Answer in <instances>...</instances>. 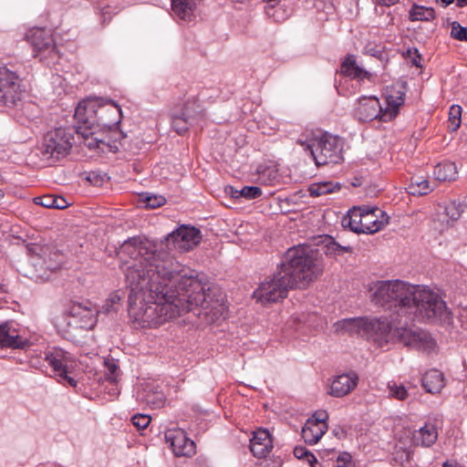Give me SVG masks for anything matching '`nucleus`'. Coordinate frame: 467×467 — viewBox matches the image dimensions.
Here are the masks:
<instances>
[{
  "instance_id": "31",
  "label": "nucleus",
  "mask_w": 467,
  "mask_h": 467,
  "mask_svg": "<svg viewBox=\"0 0 467 467\" xmlns=\"http://www.w3.org/2000/svg\"><path fill=\"white\" fill-rule=\"evenodd\" d=\"M267 5L265 7V13L268 16L273 17L276 22L285 21L288 16L289 13L287 10L281 5L282 0H265Z\"/></svg>"
},
{
  "instance_id": "5",
  "label": "nucleus",
  "mask_w": 467,
  "mask_h": 467,
  "mask_svg": "<svg viewBox=\"0 0 467 467\" xmlns=\"http://www.w3.org/2000/svg\"><path fill=\"white\" fill-rule=\"evenodd\" d=\"M296 143L309 153L317 166L337 163L342 160L340 139L320 130H306Z\"/></svg>"
},
{
  "instance_id": "54",
  "label": "nucleus",
  "mask_w": 467,
  "mask_h": 467,
  "mask_svg": "<svg viewBox=\"0 0 467 467\" xmlns=\"http://www.w3.org/2000/svg\"><path fill=\"white\" fill-rule=\"evenodd\" d=\"M336 467H352L351 463H340L339 462H337V465Z\"/></svg>"
},
{
  "instance_id": "15",
  "label": "nucleus",
  "mask_w": 467,
  "mask_h": 467,
  "mask_svg": "<svg viewBox=\"0 0 467 467\" xmlns=\"http://www.w3.org/2000/svg\"><path fill=\"white\" fill-rule=\"evenodd\" d=\"M327 419L326 410H317L306 420L302 429V437L306 443L313 445L318 442L327 431Z\"/></svg>"
},
{
  "instance_id": "3",
  "label": "nucleus",
  "mask_w": 467,
  "mask_h": 467,
  "mask_svg": "<svg viewBox=\"0 0 467 467\" xmlns=\"http://www.w3.org/2000/svg\"><path fill=\"white\" fill-rule=\"evenodd\" d=\"M280 266L296 288H306L324 272L322 254L309 246L289 249Z\"/></svg>"
},
{
  "instance_id": "22",
  "label": "nucleus",
  "mask_w": 467,
  "mask_h": 467,
  "mask_svg": "<svg viewBox=\"0 0 467 467\" xmlns=\"http://www.w3.org/2000/svg\"><path fill=\"white\" fill-rule=\"evenodd\" d=\"M46 360L53 368L56 376L66 379L71 386H76V381L67 376L68 358L61 349H54L47 353Z\"/></svg>"
},
{
  "instance_id": "48",
  "label": "nucleus",
  "mask_w": 467,
  "mask_h": 467,
  "mask_svg": "<svg viewBox=\"0 0 467 467\" xmlns=\"http://www.w3.org/2000/svg\"><path fill=\"white\" fill-rule=\"evenodd\" d=\"M106 366L108 368V370L109 374L108 375V380L110 383L115 384L118 380V373L119 367L113 362V361H108L106 362Z\"/></svg>"
},
{
  "instance_id": "16",
  "label": "nucleus",
  "mask_w": 467,
  "mask_h": 467,
  "mask_svg": "<svg viewBox=\"0 0 467 467\" xmlns=\"http://www.w3.org/2000/svg\"><path fill=\"white\" fill-rule=\"evenodd\" d=\"M405 87L395 84L388 87L385 91L386 107L379 116L380 121H390L399 113L400 108L404 104Z\"/></svg>"
},
{
  "instance_id": "55",
  "label": "nucleus",
  "mask_w": 467,
  "mask_h": 467,
  "mask_svg": "<svg viewBox=\"0 0 467 467\" xmlns=\"http://www.w3.org/2000/svg\"><path fill=\"white\" fill-rule=\"evenodd\" d=\"M442 467H460V466L457 464H454V463L445 462Z\"/></svg>"
},
{
  "instance_id": "52",
  "label": "nucleus",
  "mask_w": 467,
  "mask_h": 467,
  "mask_svg": "<svg viewBox=\"0 0 467 467\" xmlns=\"http://www.w3.org/2000/svg\"><path fill=\"white\" fill-rule=\"evenodd\" d=\"M55 208L57 209H63L65 207H67V202L65 199L61 198V197H55Z\"/></svg>"
},
{
  "instance_id": "18",
  "label": "nucleus",
  "mask_w": 467,
  "mask_h": 467,
  "mask_svg": "<svg viewBox=\"0 0 467 467\" xmlns=\"http://www.w3.org/2000/svg\"><path fill=\"white\" fill-rule=\"evenodd\" d=\"M99 128L107 131L119 130L118 124L121 119L120 108L112 101L100 99L99 109Z\"/></svg>"
},
{
  "instance_id": "35",
  "label": "nucleus",
  "mask_w": 467,
  "mask_h": 467,
  "mask_svg": "<svg viewBox=\"0 0 467 467\" xmlns=\"http://www.w3.org/2000/svg\"><path fill=\"white\" fill-rule=\"evenodd\" d=\"M462 107L459 105H452L449 110V125L448 128L451 131L457 130L462 122Z\"/></svg>"
},
{
  "instance_id": "27",
  "label": "nucleus",
  "mask_w": 467,
  "mask_h": 467,
  "mask_svg": "<svg viewBox=\"0 0 467 467\" xmlns=\"http://www.w3.org/2000/svg\"><path fill=\"white\" fill-rule=\"evenodd\" d=\"M421 383L427 392L437 394L444 388L445 379L440 370L431 369L423 375Z\"/></svg>"
},
{
  "instance_id": "26",
  "label": "nucleus",
  "mask_w": 467,
  "mask_h": 467,
  "mask_svg": "<svg viewBox=\"0 0 467 467\" xmlns=\"http://www.w3.org/2000/svg\"><path fill=\"white\" fill-rule=\"evenodd\" d=\"M178 110L193 124L202 120L205 117V110L196 97L188 98Z\"/></svg>"
},
{
  "instance_id": "10",
  "label": "nucleus",
  "mask_w": 467,
  "mask_h": 467,
  "mask_svg": "<svg viewBox=\"0 0 467 467\" xmlns=\"http://www.w3.org/2000/svg\"><path fill=\"white\" fill-rule=\"evenodd\" d=\"M98 313L99 311L97 307L92 306L90 303L86 305L74 303L70 306L68 310V317L73 319L74 324H72L71 321L67 322L66 318H61L57 320V327L65 334H70V330L67 327V326L91 329L97 322Z\"/></svg>"
},
{
  "instance_id": "25",
  "label": "nucleus",
  "mask_w": 467,
  "mask_h": 467,
  "mask_svg": "<svg viewBox=\"0 0 467 467\" xmlns=\"http://www.w3.org/2000/svg\"><path fill=\"white\" fill-rule=\"evenodd\" d=\"M437 438L438 431L432 423H426L411 434V441L416 446L430 447L436 442Z\"/></svg>"
},
{
  "instance_id": "23",
  "label": "nucleus",
  "mask_w": 467,
  "mask_h": 467,
  "mask_svg": "<svg viewBox=\"0 0 467 467\" xmlns=\"http://www.w3.org/2000/svg\"><path fill=\"white\" fill-rule=\"evenodd\" d=\"M272 448L273 442L268 431L259 429L254 432L250 441V450L255 457H265Z\"/></svg>"
},
{
  "instance_id": "42",
  "label": "nucleus",
  "mask_w": 467,
  "mask_h": 467,
  "mask_svg": "<svg viewBox=\"0 0 467 467\" xmlns=\"http://www.w3.org/2000/svg\"><path fill=\"white\" fill-rule=\"evenodd\" d=\"M410 193L419 195L427 194L429 192L431 191L430 183L426 180L416 182L415 183L410 185Z\"/></svg>"
},
{
  "instance_id": "51",
  "label": "nucleus",
  "mask_w": 467,
  "mask_h": 467,
  "mask_svg": "<svg viewBox=\"0 0 467 467\" xmlns=\"http://www.w3.org/2000/svg\"><path fill=\"white\" fill-rule=\"evenodd\" d=\"M373 1L378 5L391 6L395 4H397L400 0H373Z\"/></svg>"
},
{
  "instance_id": "6",
  "label": "nucleus",
  "mask_w": 467,
  "mask_h": 467,
  "mask_svg": "<svg viewBox=\"0 0 467 467\" xmlns=\"http://www.w3.org/2000/svg\"><path fill=\"white\" fill-rule=\"evenodd\" d=\"M411 289L413 285L400 280L378 281L371 285L369 292L376 305L393 309L398 316L403 317Z\"/></svg>"
},
{
  "instance_id": "4",
  "label": "nucleus",
  "mask_w": 467,
  "mask_h": 467,
  "mask_svg": "<svg viewBox=\"0 0 467 467\" xmlns=\"http://www.w3.org/2000/svg\"><path fill=\"white\" fill-rule=\"evenodd\" d=\"M403 317L407 319L446 323L451 318L441 295L425 285H414Z\"/></svg>"
},
{
  "instance_id": "50",
  "label": "nucleus",
  "mask_w": 467,
  "mask_h": 467,
  "mask_svg": "<svg viewBox=\"0 0 467 467\" xmlns=\"http://www.w3.org/2000/svg\"><path fill=\"white\" fill-rule=\"evenodd\" d=\"M225 192L233 198H241L240 190L234 188L233 186H228L225 188Z\"/></svg>"
},
{
  "instance_id": "47",
  "label": "nucleus",
  "mask_w": 467,
  "mask_h": 467,
  "mask_svg": "<svg viewBox=\"0 0 467 467\" xmlns=\"http://www.w3.org/2000/svg\"><path fill=\"white\" fill-rule=\"evenodd\" d=\"M294 454L298 459H306L309 464L317 462L315 455L304 447H296L294 450Z\"/></svg>"
},
{
  "instance_id": "44",
  "label": "nucleus",
  "mask_w": 467,
  "mask_h": 467,
  "mask_svg": "<svg viewBox=\"0 0 467 467\" xmlns=\"http://www.w3.org/2000/svg\"><path fill=\"white\" fill-rule=\"evenodd\" d=\"M451 35L457 40L467 41V27H463L459 23L453 22L451 24Z\"/></svg>"
},
{
  "instance_id": "45",
  "label": "nucleus",
  "mask_w": 467,
  "mask_h": 467,
  "mask_svg": "<svg viewBox=\"0 0 467 467\" xmlns=\"http://www.w3.org/2000/svg\"><path fill=\"white\" fill-rule=\"evenodd\" d=\"M260 181L265 184H273L277 179V171L274 168L265 169L260 172Z\"/></svg>"
},
{
  "instance_id": "12",
  "label": "nucleus",
  "mask_w": 467,
  "mask_h": 467,
  "mask_svg": "<svg viewBox=\"0 0 467 467\" xmlns=\"http://www.w3.org/2000/svg\"><path fill=\"white\" fill-rule=\"evenodd\" d=\"M337 330L359 334L378 342L379 333L386 329L380 319L377 318H348L337 323Z\"/></svg>"
},
{
  "instance_id": "32",
  "label": "nucleus",
  "mask_w": 467,
  "mask_h": 467,
  "mask_svg": "<svg viewBox=\"0 0 467 467\" xmlns=\"http://www.w3.org/2000/svg\"><path fill=\"white\" fill-rule=\"evenodd\" d=\"M340 189L338 183L332 182H321L313 183L308 187L309 194L313 197H319L328 193L335 192Z\"/></svg>"
},
{
  "instance_id": "13",
  "label": "nucleus",
  "mask_w": 467,
  "mask_h": 467,
  "mask_svg": "<svg viewBox=\"0 0 467 467\" xmlns=\"http://www.w3.org/2000/svg\"><path fill=\"white\" fill-rule=\"evenodd\" d=\"M167 246H172L180 253H185L192 250L202 241V234L199 229L193 226L182 225L167 238Z\"/></svg>"
},
{
  "instance_id": "20",
  "label": "nucleus",
  "mask_w": 467,
  "mask_h": 467,
  "mask_svg": "<svg viewBox=\"0 0 467 467\" xmlns=\"http://www.w3.org/2000/svg\"><path fill=\"white\" fill-rule=\"evenodd\" d=\"M358 379L354 371L340 374L333 379L328 393L337 398L344 397L357 387Z\"/></svg>"
},
{
  "instance_id": "2",
  "label": "nucleus",
  "mask_w": 467,
  "mask_h": 467,
  "mask_svg": "<svg viewBox=\"0 0 467 467\" xmlns=\"http://www.w3.org/2000/svg\"><path fill=\"white\" fill-rule=\"evenodd\" d=\"M99 106L100 98H89L78 103L75 109V119L80 123L77 133L84 146L99 154L116 152L122 135L119 130L107 131L99 128Z\"/></svg>"
},
{
  "instance_id": "34",
  "label": "nucleus",
  "mask_w": 467,
  "mask_h": 467,
  "mask_svg": "<svg viewBox=\"0 0 467 467\" xmlns=\"http://www.w3.org/2000/svg\"><path fill=\"white\" fill-rule=\"evenodd\" d=\"M191 122L180 110L176 109L171 115V126L180 135L185 133L191 125Z\"/></svg>"
},
{
  "instance_id": "28",
  "label": "nucleus",
  "mask_w": 467,
  "mask_h": 467,
  "mask_svg": "<svg viewBox=\"0 0 467 467\" xmlns=\"http://www.w3.org/2000/svg\"><path fill=\"white\" fill-rule=\"evenodd\" d=\"M340 71L343 75L353 78L370 79L371 74L358 65L354 56H348L341 64Z\"/></svg>"
},
{
  "instance_id": "29",
  "label": "nucleus",
  "mask_w": 467,
  "mask_h": 467,
  "mask_svg": "<svg viewBox=\"0 0 467 467\" xmlns=\"http://www.w3.org/2000/svg\"><path fill=\"white\" fill-rule=\"evenodd\" d=\"M201 0H171L174 14L182 20L190 21Z\"/></svg>"
},
{
  "instance_id": "46",
  "label": "nucleus",
  "mask_w": 467,
  "mask_h": 467,
  "mask_svg": "<svg viewBox=\"0 0 467 467\" xmlns=\"http://www.w3.org/2000/svg\"><path fill=\"white\" fill-rule=\"evenodd\" d=\"M131 421L139 431H142L150 423V417L147 414H138L132 417Z\"/></svg>"
},
{
  "instance_id": "53",
  "label": "nucleus",
  "mask_w": 467,
  "mask_h": 467,
  "mask_svg": "<svg viewBox=\"0 0 467 467\" xmlns=\"http://www.w3.org/2000/svg\"><path fill=\"white\" fill-rule=\"evenodd\" d=\"M457 5L463 7L467 5V0H456Z\"/></svg>"
},
{
  "instance_id": "43",
  "label": "nucleus",
  "mask_w": 467,
  "mask_h": 467,
  "mask_svg": "<svg viewBox=\"0 0 467 467\" xmlns=\"http://www.w3.org/2000/svg\"><path fill=\"white\" fill-rule=\"evenodd\" d=\"M241 197L253 200L262 195V190L257 186H245L240 190Z\"/></svg>"
},
{
  "instance_id": "39",
  "label": "nucleus",
  "mask_w": 467,
  "mask_h": 467,
  "mask_svg": "<svg viewBox=\"0 0 467 467\" xmlns=\"http://www.w3.org/2000/svg\"><path fill=\"white\" fill-rule=\"evenodd\" d=\"M351 248L348 246H341L340 244L331 241L326 245V254L328 256L342 255L345 253H350Z\"/></svg>"
},
{
  "instance_id": "24",
  "label": "nucleus",
  "mask_w": 467,
  "mask_h": 467,
  "mask_svg": "<svg viewBox=\"0 0 467 467\" xmlns=\"http://www.w3.org/2000/svg\"><path fill=\"white\" fill-rule=\"evenodd\" d=\"M28 346L27 339L19 336L16 329L8 323L0 325V347L12 348H24Z\"/></svg>"
},
{
  "instance_id": "33",
  "label": "nucleus",
  "mask_w": 467,
  "mask_h": 467,
  "mask_svg": "<svg viewBox=\"0 0 467 467\" xmlns=\"http://www.w3.org/2000/svg\"><path fill=\"white\" fill-rule=\"evenodd\" d=\"M435 17V11L431 7L414 5L410 11L411 21H431Z\"/></svg>"
},
{
  "instance_id": "41",
  "label": "nucleus",
  "mask_w": 467,
  "mask_h": 467,
  "mask_svg": "<svg viewBox=\"0 0 467 467\" xmlns=\"http://www.w3.org/2000/svg\"><path fill=\"white\" fill-rule=\"evenodd\" d=\"M146 402L152 408H161L165 404L164 395L161 392L148 393Z\"/></svg>"
},
{
  "instance_id": "7",
  "label": "nucleus",
  "mask_w": 467,
  "mask_h": 467,
  "mask_svg": "<svg viewBox=\"0 0 467 467\" xmlns=\"http://www.w3.org/2000/svg\"><path fill=\"white\" fill-rule=\"evenodd\" d=\"M386 329L379 335L378 343L382 346L389 342H400L404 346L414 348L422 351L431 352L435 348V341L425 331L411 329L404 327H394L392 324L381 320Z\"/></svg>"
},
{
  "instance_id": "40",
  "label": "nucleus",
  "mask_w": 467,
  "mask_h": 467,
  "mask_svg": "<svg viewBox=\"0 0 467 467\" xmlns=\"http://www.w3.org/2000/svg\"><path fill=\"white\" fill-rule=\"evenodd\" d=\"M141 201L148 208H158L166 202V199L161 195H146L141 196Z\"/></svg>"
},
{
  "instance_id": "1",
  "label": "nucleus",
  "mask_w": 467,
  "mask_h": 467,
  "mask_svg": "<svg viewBox=\"0 0 467 467\" xmlns=\"http://www.w3.org/2000/svg\"><path fill=\"white\" fill-rule=\"evenodd\" d=\"M120 269L130 288L129 317L136 328H158L201 306L197 316L207 324L216 322L224 307L208 301L207 284L157 244L137 239L124 243Z\"/></svg>"
},
{
  "instance_id": "14",
  "label": "nucleus",
  "mask_w": 467,
  "mask_h": 467,
  "mask_svg": "<svg viewBox=\"0 0 467 467\" xmlns=\"http://www.w3.org/2000/svg\"><path fill=\"white\" fill-rule=\"evenodd\" d=\"M21 79L14 71L0 66V104L14 105L21 95Z\"/></svg>"
},
{
  "instance_id": "9",
  "label": "nucleus",
  "mask_w": 467,
  "mask_h": 467,
  "mask_svg": "<svg viewBox=\"0 0 467 467\" xmlns=\"http://www.w3.org/2000/svg\"><path fill=\"white\" fill-rule=\"evenodd\" d=\"M295 285L279 265L272 276L265 278L254 292V297L262 304L277 302L287 296L288 291Z\"/></svg>"
},
{
  "instance_id": "8",
  "label": "nucleus",
  "mask_w": 467,
  "mask_h": 467,
  "mask_svg": "<svg viewBox=\"0 0 467 467\" xmlns=\"http://www.w3.org/2000/svg\"><path fill=\"white\" fill-rule=\"evenodd\" d=\"M343 223L355 233L373 234L389 223V217L378 207L358 206L349 210Z\"/></svg>"
},
{
  "instance_id": "11",
  "label": "nucleus",
  "mask_w": 467,
  "mask_h": 467,
  "mask_svg": "<svg viewBox=\"0 0 467 467\" xmlns=\"http://www.w3.org/2000/svg\"><path fill=\"white\" fill-rule=\"evenodd\" d=\"M72 147L71 135L64 129H56L47 132L40 147L44 159H56L66 156Z\"/></svg>"
},
{
  "instance_id": "49",
  "label": "nucleus",
  "mask_w": 467,
  "mask_h": 467,
  "mask_svg": "<svg viewBox=\"0 0 467 467\" xmlns=\"http://www.w3.org/2000/svg\"><path fill=\"white\" fill-rule=\"evenodd\" d=\"M38 202L36 203L47 207V208H55V196L52 195H46L41 198H38Z\"/></svg>"
},
{
  "instance_id": "19",
  "label": "nucleus",
  "mask_w": 467,
  "mask_h": 467,
  "mask_svg": "<svg viewBox=\"0 0 467 467\" xmlns=\"http://www.w3.org/2000/svg\"><path fill=\"white\" fill-rule=\"evenodd\" d=\"M26 37L32 45L36 56L55 54V43L51 33L44 28H34L29 31Z\"/></svg>"
},
{
  "instance_id": "56",
  "label": "nucleus",
  "mask_w": 467,
  "mask_h": 467,
  "mask_svg": "<svg viewBox=\"0 0 467 467\" xmlns=\"http://www.w3.org/2000/svg\"><path fill=\"white\" fill-rule=\"evenodd\" d=\"M444 5H448L451 4L454 0H441Z\"/></svg>"
},
{
  "instance_id": "30",
  "label": "nucleus",
  "mask_w": 467,
  "mask_h": 467,
  "mask_svg": "<svg viewBox=\"0 0 467 467\" xmlns=\"http://www.w3.org/2000/svg\"><path fill=\"white\" fill-rule=\"evenodd\" d=\"M433 174L440 182L453 181L457 177V167L451 161L439 163L435 166Z\"/></svg>"
},
{
  "instance_id": "38",
  "label": "nucleus",
  "mask_w": 467,
  "mask_h": 467,
  "mask_svg": "<svg viewBox=\"0 0 467 467\" xmlns=\"http://www.w3.org/2000/svg\"><path fill=\"white\" fill-rule=\"evenodd\" d=\"M122 300V295L119 292H114L109 295V296L105 301L102 309L105 313L115 312L118 309V306L120 305Z\"/></svg>"
},
{
  "instance_id": "37",
  "label": "nucleus",
  "mask_w": 467,
  "mask_h": 467,
  "mask_svg": "<svg viewBox=\"0 0 467 467\" xmlns=\"http://www.w3.org/2000/svg\"><path fill=\"white\" fill-rule=\"evenodd\" d=\"M389 395L398 400H404L408 397V391L403 385H398L394 381L388 383Z\"/></svg>"
},
{
  "instance_id": "21",
  "label": "nucleus",
  "mask_w": 467,
  "mask_h": 467,
  "mask_svg": "<svg viewBox=\"0 0 467 467\" xmlns=\"http://www.w3.org/2000/svg\"><path fill=\"white\" fill-rule=\"evenodd\" d=\"M383 111L376 97H364L358 99L356 115L360 121H370L379 118Z\"/></svg>"
},
{
  "instance_id": "17",
  "label": "nucleus",
  "mask_w": 467,
  "mask_h": 467,
  "mask_svg": "<svg viewBox=\"0 0 467 467\" xmlns=\"http://www.w3.org/2000/svg\"><path fill=\"white\" fill-rule=\"evenodd\" d=\"M166 441L177 457H191L195 454V443L182 429H170L165 432Z\"/></svg>"
},
{
  "instance_id": "36",
  "label": "nucleus",
  "mask_w": 467,
  "mask_h": 467,
  "mask_svg": "<svg viewBox=\"0 0 467 467\" xmlns=\"http://www.w3.org/2000/svg\"><path fill=\"white\" fill-rule=\"evenodd\" d=\"M465 205L452 201L445 206V215L452 222L457 221L462 214Z\"/></svg>"
}]
</instances>
